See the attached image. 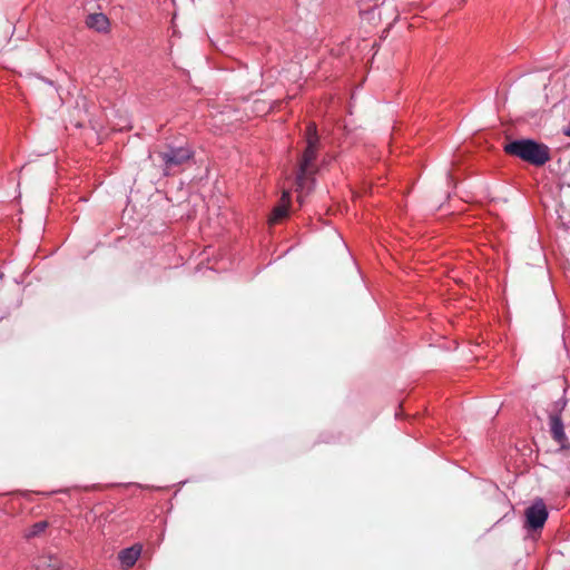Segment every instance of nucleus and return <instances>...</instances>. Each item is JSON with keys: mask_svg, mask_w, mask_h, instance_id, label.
Wrapping results in <instances>:
<instances>
[{"mask_svg": "<svg viewBox=\"0 0 570 570\" xmlns=\"http://www.w3.org/2000/svg\"><path fill=\"white\" fill-rule=\"evenodd\" d=\"M306 147L298 160V167L295 173L296 190L302 191L307 187L308 181H315V174L318 170L315 160L320 149V136L314 122H309L305 131Z\"/></svg>", "mask_w": 570, "mask_h": 570, "instance_id": "1", "label": "nucleus"}, {"mask_svg": "<svg viewBox=\"0 0 570 570\" xmlns=\"http://www.w3.org/2000/svg\"><path fill=\"white\" fill-rule=\"evenodd\" d=\"M505 154L518 157L530 165L541 167L551 159L550 148L532 139H517L507 142L503 147Z\"/></svg>", "mask_w": 570, "mask_h": 570, "instance_id": "2", "label": "nucleus"}, {"mask_svg": "<svg viewBox=\"0 0 570 570\" xmlns=\"http://www.w3.org/2000/svg\"><path fill=\"white\" fill-rule=\"evenodd\" d=\"M159 158L164 163V173L166 176L173 175L193 158L194 153L188 147H168L166 150L158 153Z\"/></svg>", "mask_w": 570, "mask_h": 570, "instance_id": "3", "label": "nucleus"}, {"mask_svg": "<svg viewBox=\"0 0 570 570\" xmlns=\"http://www.w3.org/2000/svg\"><path fill=\"white\" fill-rule=\"evenodd\" d=\"M524 514L525 527L533 531L542 529L549 515L547 507L541 499L535 500L529 508H527Z\"/></svg>", "mask_w": 570, "mask_h": 570, "instance_id": "4", "label": "nucleus"}, {"mask_svg": "<svg viewBox=\"0 0 570 570\" xmlns=\"http://www.w3.org/2000/svg\"><path fill=\"white\" fill-rule=\"evenodd\" d=\"M549 426L552 439L560 445L564 455L570 459V442L564 433L563 423L558 414H551L549 417Z\"/></svg>", "mask_w": 570, "mask_h": 570, "instance_id": "5", "label": "nucleus"}, {"mask_svg": "<svg viewBox=\"0 0 570 570\" xmlns=\"http://www.w3.org/2000/svg\"><path fill=\"white\" fill-rule=\"evenodd\" d=\"M291 203V193L288 190H284L281 204L277 205L269 217V224H277L288 215V207Z\"/></svg>", "mask_w": 570, "mask_h": 570, "instance_id": "6", "label": "nucleus"}, {"mask_svg": "<svg viewBox=\"0 0 570 570\" xmlns=\"http://www.w3.org/2000/svg\"><path fill=\"white\" fill-rule=\"evenodd\" d=\"M140 553H141V547L132 546L130 548H126V549L121 550L119 552L118 559L125 569H129L136 563Z\"/></svg>", "mask_w": 570, "mask_h": 570, "instance_id": "7", "label": "nucleus"}, {"mask_svg": "<svg viewBox=\"0 0 570 570\" xmlns=\"http://www.w3.org/2000/svg\"><path fill=\"white\" fill-rule=\"evenodd\" d=\"M86 23L89 28L95 29L99 32L108 30L109 20L102 13H92L87 17Z\"/></svg>", "mask_w": 570, "mask_h": 570, "instance_id": "8", "label": "nucleus"}, {"mask_svg": "<svg viewBox=\"0 0 570 570\" xmlns=\"http://www.w3.org/2000/svg\"><path fill=\"white\" fill-rule=\"evenodd\" d=\"M48 528V522L47 521H39V522H36L29 530H28V533H27V537L28 538H33V537H38L40 534H42L46 529Z\"/></svg>", "mask_w": 570, "mask_h": 570, "instance_id": "9", "label": "nucleus"}, {"mask_svg": "<svg viewBox=\"0 0 570 570\" xmlns=\"http://www.w3.org/2000/svg\"><path fill=\"white\" fill-rule=\"evenodd\" d=\"M568 136H570V132H566Z\"/></svg>", "mask_w": 570, "mask_h": 570, "instance_id": "10", "label": "nucleus"}, {"mask_svg": "<svg viewBox=\"0 0 570 570\" xmlns=\"http://www.w3.org/2000/svg\"><path fill=\"white\" fill-rule=\"evenodd\" d=\"M567 132H570V129Z\"/></svg>", "mask_w": 570, "mask_h": 570, "instance_id": "11", "label": "nucleus"}]
</instances>
